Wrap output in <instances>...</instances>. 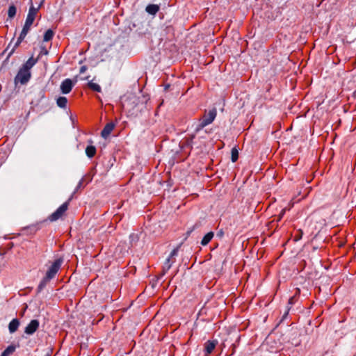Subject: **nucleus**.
Returning a JSON list of instances; mask_svg holds the SVG:
<instances>
[{"mask_svg": "<svg viewBox=\"0 0 356 356\" xmlns=\"http://www.w3.org/2000/svg\"><path fill=\"white\" fill-rule=\"evenodd\" d=\"M217 115V110L213 108L209 111H205L204 115L199 120V122L194 126V132L197 134L206 126L211 124Z\"/></svg>", "mask_w": 356, "mask_h": 356, "instance_id": "nucleus-1", "label": "nucleus"}, {"mask_svg": "<svg viewBox=\"0 0 356 356\" xmlns=\"http://www.w3.org/2000/svg\"><path fill=\"white\" fill-rule=\"evenodd\" d=\"M40 323L38 320L33 319L26 326L24 332L29 335L34 334L38 329Z\"/></svg>", "mask_w": 356, "mask_h": 356, "instance_id": "nucleus-8", "label": "nucleus"}, {"mask_svg": "<svg viewBox=\"0 0 356 356\" xmlns=\"http://www.w3.org/2000/svg\"><path fill=\"white\" fill-rule=\"evenodd\" d=\"M238 159V152L236 147L232 149L231 159L232 162H236Z\"/></svg>", "mask_w": 356, "mask_h": 356, "instance_id": "nucleus-22", "label": "nucleus"}, {"mask_svg": "<svg viewBox=\"0 0 356 356\" xmlns=\"http://www.w3.org/2000/svg\"><path fill=\"white\" fill-rule=\"evenodd\" d=\"M48 51L44 47H41L40 54H47Z\"/></svg>", "mask_w": 356, "mask_h": 356, "instance_id": "nucleus-27", "label": "nucleus"}, {"mask_svg": "<svg viewBox=\"0 0 356 356\" xmlns=\"http://www.w3.org/2000/svg\"><path fill=\"white\" fill-rule=\"evenodd\" d=\"M67 99L65 97H59L56 99L58 106L62 108H65L67 106Z\"/></svg>", "mask_w": 356, "mask_h": 356, "instance_id": "nucleus-19", "label": "nucleus"}, {"mask_svg": "<svg viewBox=\"0 0 356 356\" xmlns=\"http://www.w3.org/2000/svg\"><path fill=\"white\" fill-rule=\"evenodd\" d=\"M284 211H284V209H283V210L282 211V213H280V218H281L282 217V216H283V215H284Z\"/></svg>", "mask_w": 356, "mask_h": 356, "instance_id": "nucleus-29", "label": "nucleus"}, {"mask_svg": "<svg viewBox=\"0 0 356 356\" xmlns=\"http://www.w3.org/2000/svg\"><path fill=\"white\" fill-rule=\"evenodd\" d=\"M19 325V321L17 318L13 319L9 325H8V330L10 333H14L16 332L18 329V327Z\"/></svg>", "mask_w": 356, "mask_h": 356, "instance_id": "nucleus-13", "label": "nucleus"}, {"mask_svg": "<svg viewBox=\"0 0 356 356\" xmlns=\"http://www.w3.org/2000/svg\"><path fill=\"white\" fill-rule=\"evenodd\" d=\"M214 234L213 232H208L202 239L201 244L203 246L207 245L213 238Z\"/></svg>", "mask_w": 356, "mask_h": 356, "instance_id": "nucleus-16", "label": "nucleus"}, {"mask_svg": "<svg viewBox=\"0 0 356 356\" xmlns=\"http://www.w3.org/2000/svg\"><path fill=\"white\" fill-rule=\"evenodd\" d=\"M16 347L14 345L8 346L1 353V356H10L15 351Z\"/></svg>", "mask_w": 356, "mask_h": 356, "instance_id": "nucleus-17", "label": "nucleus"}, {"mask_svg": "<svg viewBox=\"0 0 356 356\" xmlns=\"http://www.w3.org/2000/svg\"><path fill=\"white\" fill-rule=\"evenodd\" d=\"M192 231H188L187 232V236L190 235V234L191 233Z\"/></svg>", "mask_w": 356, "mask_h": 356, "instance_id": "nucleus-30", "label": "nucleus"}, {"mask_svg": "<svg viewBox=\"0 0 356 356\" xmlns=\"http://www.w3.org/2000/svg\"><path fill=\"white\" fill-rule=\"evenodd\" d=\"M71 198H70L68 201L61 204L53 213L49 216V220L51 222H54L60 218L67 210L69 202Z\"/></svg>", "mask_w": 356, "mask_h": 356, "instance_id": "nucleus-3", "label": "nucleus"}, {"mask_svg": "<svg viewBox=\"0 0 356 356\" xmlns=\"http://www.w3.org/2000/svg\"><path fill=\"white\" fill-rule=\"evenodd\" d=\"M38 58H34L33 56L29 58L27 61L22 65V68L30 71V70L37 63Z\"/></svg>", "mask_w": 356, "mask_h": 356, "instance_id": "nucleus-12", "label": "nucleus"}, {"mask_svg": "<svg viewBox=\"0 0 356 356\" xmlns=\"http://www.w3.org/2000/svg\"><path fill=\"white\" fill-rule=\"evenodd\" d=\"M50 280L51 279H47V277L44 276L38 286L37 293H40L46 287V286L50 282Z\"/></svg>", "mask_w": 356, "mask_h": 356, "instance_id": "nucleus-14", "label": "nucleus"}, {"mask_svg": "<svg viewBox=\"0 0 356 356\" xmlns=\"http://www.w3.org/2000/svg\"><path fill=\"white\" fill-rule=\"evenodd\" d=\"M293 304V298H291L289 300V302H288V306H287V308H286V310L285 311V312L284 313L282 317V320L281 321H284L285 318H286L288 314H289V310L291 309V307L290 305H291Z\"/></svg>", "mask_w": 356, "mask_h": 356, "instance_id": "nucleus-24", "label": "nucleus"}, {"mask_svg": "<svg viewBox=\"0 0 356 356\" xmlns=\"http://www.w3.org/2000/svg\"><path fill=\"white\" fill-rule=\"evenodd\" d=\"M88 86L90 88H91L92 90L95 92H101V87L99 84L93 83L92 81L88 83Z\"/></svg>", "mask_w": 356, "mask_h": 356, "instance_id": "nucleus-23", "label": "nucleus"}, {"mask_svg": "<svg viewBox=\"0 0 356 356\" xmlns=\"http://www.w3.org/2000/svg\"><path fill=\"white\" fill-rule=\"evenodd\" d=\"M217 344V341H208L204 344V353L205 355L211 354L214 350Z\"/></svg>", "mask_w": 356, "mask_h": 356, "instance_id": "nucleus-10", "label": "nucleus"}, {"mask_svg": "<svg viewBox=\"0 0 356 356\" xmlns=\"http://www.w3.org/2000/svg\"><path fill=\"white\" fill-rule=\"evenodd\" d=\"M179 252V248H175L170 254L168 258H170L172 260L175 259V257L177 256Z\"/></svg>", "mask_w": 356, "mask_h": 356, "instance_id": "nucleus-25", "label": "nucleus"}, {"mask_svg": "<svg viewBox=\"0 0 356 356\" xmlns=\"http://www.w3.org/2000/svg\"><path fill=\"white\" fill-rule=\"evenodd\" d=\"M31 25H32L31 24L27 23L25 22V24L23 26V29L21 31L19 36L17 38V40L15 44L14 45V47H13V49L8 54V57L10 56L13 54L15 49L16 47H17L21 44V42L23 41V40L25 38V37L26 36L28 32L29 31V30L31 29Z\"/></svg>", "mask_w": 356, "mask_h": 356, "instance_id": "nucleus-5", "label": "nucleus"}, {"mask_svg": "<svg viewBox=\"0 0 356 356\" xmlns=\"http://www.w3.org/2000/svg\"><path fill=\"white\" fill-rule=\"evenodd\" d=\"M83 178H82L78 183L74 191V193H75L76 191H78V190L79 188H81V187H83Z\"/></svg>", "mask_w": 356, "mask_h": 356, "instance_id": "nucleus-26", "label": "nucleus"}, {"mask_svg": "<svg viewBox=\"0 0 356 356\" xmlns=\"http://www.w3.org/2000/svg\"><path fill=\"white\" fill-rule=\"evenodd\" d=\"M63 262V259L62 258H58L56 259L52 264L48 268L45 276L47 277V279L52 280L55 277L56 275L58 272L60 266Z\"/></svg>", "mask_w": 356, "mask_h": 356, "instance_id": "nucleus-2", "label": "nucleus"}, {"mask_svg": "<svg viewBox=\"0 0 356 356\" xmlns=\"http://www.w3.org/2000/svg\"><path fill=\"white\" fill-rule=\"evenodd\" d=\"M115 124L113 122L107 123L101 132V136L104 138H107V137L111 134L113 129L115 128Z\"/></svg>", "mask_w": 356, "mask_h": 356, "instance_id": "nucleus-9", "label": "nucleus"}, {"mask_svg": "<svg viewBox=\"0 0 356 356\" xmlns=\"http://www.w3.org/2000/svg\"><path fill=\"white\" fill-rule=\"evenodd\" d=\"M31 74L30 71H28L27 70H24L22 67L18 71V73L17 74L15 78V83H20L21 84H26L31 79Z\"/></svg>", "mask_w": 356, "mask_h": 356, "instance_id": "nucleus-4", "label": "nucleus"}, {"mask_svg": "<svg viewBox=\"0 0 356 356\" xmlns=\"http://www.w3.org/2000/svg\"><path fill=\"white\" fill-rule=\"evenodd\" d=\"M74 83L70 79H65L60 84V90L63 94H68L71 92Z\"/></svg>", "mask_w": 356, "mask_h": 356, "instance_id": "nucleus-7", "label": "nucleus"}, {"mask_svg": "<svg viewBox=\"0 0 356 356\" xmlns=\"http://www.w3.org/2000/svg\"><path fill=\"white\" fill-rule=\"evenodd\" d=\"M86 70H87V67L86 66L83 65V66L81 67V68H80V73L81 74L84 73L86 71Z\"/></svg>", "mask_w": 356, "mask_h": 356, "instance_id": "nucleus-28", "label": "nucleus"}, {"mask_svg": "<svg viewBox=\"0 0 356 356\" xmlns=\"http://www.w3.org/2000/svg\"><path fill=\"white\" fill-rule=\"evenodd\" d=\"M54 33L51 29H48L44 34V42L50 41L54 37Z\"/></svg>", "mask_w": 356, "mask_h": 356, "instance_id": "nucleus-20", "label": "nucleus"}, {"mask_svg": "<svg viewBox=\"0 0 356 356\" xmlns=\"http://www.w3.org/2000/svg\"><path fill=\"white\" fill-rule=\"evenodd\" d=\"M16 13H17V8L15 7V6L14 5H10L8 8V17L10 19H12L13 18L15 15H16Z\"/></svg>", "mask_w": 356, "mask_h": 356, "instance_id": "nucleus-21", "label": "nucleus"}, {"mask_svg": "<svg viewBox=\"0 0 356 356\" xmlns=\"http://www.w3.org/2000/svg\"><path fill=\"white\" fill-rule=\"evenodd\" d=\"M175 262V259H171L170 258H167L163 264V268H162V273L161 276H163L165 275V273L170 269L172 264Z\"/></svg>", "mask_w": 356, "mask_h": 356, "instance_id": "nucleus-11", "label": "nucleus"}, {"mask_svg": "<svg viewBox=\"0 0 356 356\" xmlns=\"http://www.w3.org/2000/svg\"><path fill=\"white\" fill-rule=\"evenodd\" d=\"M145 10L149 14L154 15L159 10V6L156 4H149L146 7Z\"/></svg>", "mask_w": 356, "mask_h": 356, "instance_id": "nucleus-15", "label": "nucleus"}, {"mask_svg": "<svg viewBox=\"0 0 356 356\" xmlns=\"http://www.w3.org/2000/svg\"><path fill=\"white\" fill-rule=\"evenodd\" d=\"M42 3H43V1H41L40 5L37 8L34 7V6L33 5L32 3H31V6L29 9V13H28V15H27V17H26V19L25 21L26 22L33 24V23L35 19V17L37 15V13Z\"/></svg>", "mask_w": 356, "mask_h": 356, "instance_id": "nucleus-6", "label": "nucleus"}, {"mask_svg": "<svg viewBox=\"0 0 356 356\" xmlns=\"http://www.w3.org/2000/svg\"><path fill=\"white\" fill-rule=\"evenodd\" d=\"M45 356H51L49 353H47Z\"/></svg>", "mask_w": 356, "mask_h": 356, "instance_id": "nucleus-31", "label": "nucleus"}, {"mask_svg": "<svg viewBox=\"0 0 356 356\" xmlns=\"http://www.w3.org/2000/svg\"><path fill=\"white\" fill-rule=\"evenodd\" d=\"M86 154L89 158L93 157L96 154V148L93 145H88L86 148Z\"/></svg>", "mask_w": 356, "mask_h": 356, "instance_id": "nucleus-18", "label": "nucleus"}]
</instances>
